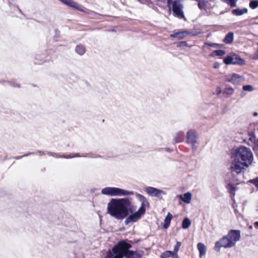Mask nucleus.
<instances>
[{
  "instance_id": "2f4dec72",
  "label": "nucleus",
  "mask_w": 258,
  "mask_h": 258,
  "mask_svg": "<svg viewBox=\"0 0 258 258\" xmlns=\"http://www.w3.org/2000/svg\"><path fill=\"white\" fill-rule=\"evenodd\" d=\"M34 154V153L29 152L27 154H24L23 156L15 157L14 158L15 159L18 160V159L22 158L23 157L28 156H29L31 154Z\"/></svg>"
},
{
  "instance_id": "20e7f679",
  "label": "nucleus",
  "mask_w": 258,
  "mask_h": 258,
  "mask_svg": "<svg viewBox=\"0 0 258 258\" xmlns=\"http://www.w3.org/2000/svg\"><path fill=\"white\" fill-rule=\"evenodd\" d=\"M102 195L110 197H121L133 195V191L125 190L115 187H106L101 189Z\"/></svg>"
},
{
  "instance_id": "f8f14e48",
  "label": "nucleus",
  "mask_w": 258,
  "mask_h": 258,
  "mask_svg": "<svg viewBox=\"0 0 258 258\" xmlns=\"http://www.w3.org/2000/svg\"><path fill=\"white\" fill-rule=\"evenodd\" d=\"M221 247L226 248V235H224L222 238L215 243V250L216 251H220Z\"/></svg>"
},
{
  "instance_id": "c756f323",
  "label": "nucleus",
  "mask_w": 258,
  "mask_h": 258,
  "mask_svg": "<svg viewBox=\"0 0 258 258\" xmlns=\"http://www.w3.org/2000/svg\"><path fill=\"white\" fill-rule=\"evenodd\" d=\"M45 58V56L44 55H43L41 58L40 57V55L37 54L36 56V57H35V59H36V61H35V63H38V64H39L41 63V61H43V59H44Z\"/></svg>"
},
{
  "instance_id": "a878e982",
  "label": "nucleus",
  "mask_w": 258,
  "mask_h": 258,
  "mask_svg": "<svg viewBox=\"0 0 258 258\" xmlns=\"http://www.w3.org/2000/svg\"><path fill=\"white\" fill-rule=\"evenodd\" d=\"M228 186L229 192L234 196L235 195V191L236 190L237 188L235 186L232 185L231 184H229Z\"/></svg>"
},
{
  "instance_id": "bf43d9fd",
  "label": "nucleus",
  "mask_w": 258,
  "mask_h": 258,
  "mask_svg": "<svg viewBox=\"0 0 258 258\" xmlns=\"http://www.w3.org/2000/svg\"><path fill=\"white\" fill-rule=\"evenodd\" d=\"M257 45H258V42L257 43Z\"/></svg>"
},
{
  "instance_id": "9b49d317",
  "label": "nucleus",
  "mask_w": 258,
  "mask_h": 258,
  "mask_svg": "<svg viewBox=\"0 0 258 258\" xmlns=\"http://www.w3.org/2000/svg\"><path fill=\"white\" fill-rule=\"evenodd\" d=\"M137 199L141 202V206L139 209L140 211H142L143 212H145L146 211V207L148 206L149 204L147 201L146 198L144 196L137 194L136 195Z\"/></svg>"
},
{
  "instance_id": "37998d69",
  "label": "nucleus",
  "mask_w": 258,
  "mask_h": 258,
  "mask_svg": "<svg viewBox=\"0 0 258 258\" xmlns=\"http://www.w3.org/2000/svg\"><path fill=\"white\" fill-rule=\"evenodd\" d=\"M173 252V254L171 255V257L172 258H179V256L177 254V252Z\"/></svg>"
},
{
  "instance_id": "5fc2aeb1",
  "label": "nucleus",
  "mask_w": 258,
  "mask_h": 258,
  "mask_svg": "<svg viewBox=\"0 0 258 258\" xmlns=\"http://www.w3.org/2000/svg\"><path fill=\"white\" fill-rule=\"evenodd\" d=\"M223 41L224 42L226 43V36L223 38Z\"/></svg>"
},
{
  "instance_id": "b1692460",
  "label": "nucleus",
  "mask_w": 258,
  "mask_h": 258,
  "mask_svg": "<svg viewBox=\"0 0 258 258\" xmlns=\"http://www.w3.org/2000/svg\"><path fill=\"white\" fill-rule=\"evenodd\" d=\"M249 7L252 9H255L258 7V1H251L249 3Z\"/></svg>"
},
{
  "instance_id": "1a4fd4ad",
  "label": "nucleus",
  "mask_w": 258,
  "mask_h": 258,
  "mask_svg": "<svg viewBox=\"0 0 258 258\" xmlns=\"http://www.w3.org/2000/svg\"><path fill=\"white\" fill-rule=\"evenodd\" d=\"M145 212H142V211H140L139 209L137 211H134V212L131 213V214L127 216L126 219L124 221V224L127 225L130 223L135 222L137 221L139 219H140L141 216L145 214Z\"/></svg>"
},
{
  "instance_id": "c03bdc74",
  "label": "nucleus",
  "mask_w": 258,
  "mask_h": 258,
  "mask_svg": "<svg viewBox=\"0 0 258 258\" xmlns=\"http://www.w3.org/2000/svg\"><path fill=\"white\" fill-rule=\"evenodd\" d=\"M36 153L40 154L41 155H45L46 154V151H41L40 150H38L36 151Z\"/></svg>"
},
{
  "instance_id": "2eb2a0df",
  "label": "nucleus",
  "mask_w": 258,
  "mask_h": 258,
  "mask_svg": "<svg viewBox=\"0 0 258 258\" xmlns=\"http://www.w3.org/2000/svg\"><path fill=\"white\" fill-rule=\"evenodd\" d=\"M248 12V10L246 8H243L242 9H236L232 11V14L233 15L240 16Z\"/></svg>"
},
{
  "instance_id": "09e8293b",
  "label": "nucleus",
  "mask_w": 258,
  "mask_h": 258,
  "mask_svg": "<svg viewBox=\"0 0 258 258\" xmlns=\"http://www.w3.org/2000/svg\"><path fill=\"white\" fill-rule=\"evenodd\" d=\"M219 63H217V62H216V63H214V67L215 68H218L219 67Z\"/></svg>"
},
{
  "instance_id": "8fccbe9b",
  "label": "nucleus",
  "mask_w": 258,
  "mask_h": 258,
  "mask_svg": "<svg viewBox=\"0 0 258 258\" xmlns=\"http://www.w3.org/2000/svg\"><path fill=\"white\" fill-rule=\"evenodd\" d=\"M254 225L256 227H258V221L255 222L254 223Z\"/></svg>"
},
{
  "instance_id": "4d7b16f0",
  "label": "nucleus",
  "mask_w": 258,
  "mask_h": 258,
  "mask_svg": "<svg viewBox=\"0 0 258 258\" xmlns=\"http://www.w3.org/2000/svg\"><path fill=\"white\" fill-rule=\"evenodd\" d=\"M226 93V90H223V93Z\"/></svg>"
},
{
  "instance_id": "423d86ee",
  "label": "nucleus",
  "mask_w": 258,
  "mask_h": 258,
  "mask_svg": "<svg viewBox=\"0 0 258 258\" xmlns=\"http://www.w3.org/2000/svg\"><path fill=\"white\" fill-rule=\"evenodd\" d=\"M186 138L187 143L191 145L192 150H196L198 147V135L196 132L193 130H189L186 133Z\"/></svg>"
},
{
  "instance_id": "39448f33",
  "label": "nucleus",
  "mask_w": 258,
  "mask_h": 258,
  "mask_svg": "<svg viewBox=\"0 0 258 258\" xmlns=\"http://www.w3.org/2000/svg\"><path fill=\"white\" fill-rule=\"evenodd\" d=\"M240 231L238 230H231L227 235V247H231L239 240Z\"/></svg>"
},
{
  "instance_id": "3c124183",
  "label": "nucleus",
  "mask_w": 258,
  "mask_h": 258,
  "mask_svg": "<svg viewBox=\"0 0 258 258\" xmlns=\"http://www.w3.org/2000/svg\"><path fill=\"white\" fill-rule=\"evenodd\" d=\"M253 115L254 116H257L258 115V113L257 112H255L253 113Z\"/></svg>"
},
{
  "instance_id": "de8ad7c7",
  "label": "nucleus",
  "mask_w": 258,
  "mask_h": 258,
  "mask_svg": "<svg viewBox=\"0 0 258 258\" xmlns=\"http://www.w3.org/2000/svg\"><path fill=\"white\" fill-rule=\"evenodd\" d=\"M183 195H178L177 196V197H178L182 201L183 200Z\"/></svg>"
},
{
  "instance_id": "aec40b11",
  "label": "nucleus",
  "mask_w": 258,
  "mask_h": 258,
  "mask_svg": "<svg viewBox=\"0 0 258 258\" xmlns=\"http://www.w3.org/2000/svg\"><path fill=\"white\" fill-rule=\"evenodd\" d=\"M225 54V51L222 50H216L213 51L210 56L211 57H214L215 56H222Z\"/></svg>"
},
{
  "instance_id": "0eeeda50",
  "label": "nucleus",
  "mask_w": 258,
  "mask_h": 258,
  "mask_svg": "<svg viewBox=\"0 0 258 258\" xmlns=\"http://www.w3.org/2000/svg\"><path fill=\"white\" fill-rule=\"evenodd\" d=\"M244 63L245 60L235 53L227 56V64H232L242 66Z\"/></svg>"
},
{
  "instance_id": "6ab92c4d",
  "label": "nucleus",
  "mask_w": 258,
  "mask_h": 258,
  "mask_svg": "<svg viewBox=\"0 0 258 258\" xmlns=\"http://www.w3.org/2000/svg\"><path fill=\"white\" fill-rule=\"evenodd\" d=\"M186 33L185 32H179L171 34L170 35V37L171 38H177L179 39H182L184 37V35Z\"/></svg>"
},
{
  "instance_id": "f03ea898",
  "label": "nucleus",
  "mask_w": 258,
  "mask_h": 258,
  "mask_svg": "<svg viewBox=\"0 0 258 258\" xmlns=\"http://www.w3.org/2000/svg\"><path fill=\"white\" fill-rule=\"evenodd\" d=\"M231 153L233 160L230 168L232 172L237 174L241 173L245 167H248L253 162V154L249 148L241 146L233 148Z\"/></svg>"
},
{
  "instance_id": "13d9d810",
  "label": "nucleus",
  "mask_w": 258,
  "mask_h": 258,
  "mask_svg": "<svg viewBox=\"0 0 258 258\" xmlns=\"http://www.w3.org/2000/svg\"><path fill=\"white\" fill-rule=\"evenodd\" d=\"M237 181H238V180L236 179V183H235L236 184H238V182H237Z\"/></svg>"
},
{
  "instance_id": "412c9836",
  "label": "nucleus",
  "mask_w": 258,
  "mask_h": 258,
  "mask_svg": "<svg viewBox=\"0 0 258 258\" xmlns=\"http://www.w3.org/2000/svg\"><path fill=\"white\" fill-rule=\"evenodd\" d=\"M191 225V222L188 218H185L183 219L182 222V227L183 229L188 228Z\"/></svg>"
},
{
  "instance_id": "6e6552de",
  "label": "nucleus",
  "mask_w": 258,
  "mask_h": 258,
  "mask_svg": "<svg viewBox=\"0 0 258 258\" xmlns=\"http://www.w3.org/2000/svg\"><path fill=\"white\" fill-rule=\"evenodd\" d=\"M145 191L150 196L156 197L159 199H162V196L165 195L166 192L163 190L151 186H147L145 188Z\"/></svg>"
},
{
  "instance_id": "4be33fe9",
  "label": "nucleus",
  "mask_w": 258,
  "mask_h": 258,
  "mask_svg": "<svg viewBox=\"0 0 258 258\" xmlns=\"http://www.w3.org/2000/svg\"><path fill=\"white\" fill-rule=\"evenodd\" d=\"M233 39H234L233 33L231 32H229L227 34V43H229V44L233 42Z\"/></svg>"
},
{
  "instance_id": "ea45409f",
  "label": "nucleus",
  "mask_w": 258,
  "mask_h": 258,
  "mask_svg": "<svg viewBox=\"0 0 258 258\" xmlns=\"http://www.w3.org/2000/svg\"><path fill=\"white\" fill-rule=\"evenodd\" d=\"M73 158H75V157H87V155H80L78 153H75V154H74L73 155Z\"/></svg>"
},
{
  "instance_id": "393cba45",
  "label": "nucleus",
  "mask_w": 258,
  "mask_h": 258,
  "mask_svg": "<svg viewBox=\"0 0 258 258\" xmlns=\"http://www.w3.org/2000/svg\"><path fill=\"white\" fill-rule=\"evenodd\" d=\"M181 132H178V133H176L175 137L173 139V143L174 144H177L180 142L179 138L181 136Z\"/></svg>"
},
{
  "instance_id": "a19ab883",
  "label": "nucleus",
  "mask_w": 258,
  "mask_h": 258,
  "mask_svg": "<svg viewBox=\"0 0 258 258\" xmlns=\"http://www.w3.org/2000/svg\"><path fill=\"white\" fill-rule=\"evenodd\" d=\"M251 182L255 184L256 186H258V178L252 180Z\"/></svg>"
},
{
  "instance_id": "79ce46f5",
  "label": "nucleus",
  "mask_w": 258,
  "mask_h": 258,
  "mask_svg": "<svg viewBox=\"0 0 258 258\" xmlns=\"http://www.w3.org/2000/svg\"><path fill=\"white\" fill-rule=\"evenodd\" d=\"M63 158L71 159V158H73V155H63Z\"/></svg>"
},
{
  "instance_id": "f3484780",
  "label": "nucleus",
  "mask_w": 258,
  "mask_h": 258,
  "mask_svg": "<svg viewBox=\"0 0 258 258\" xmlns=\"http://www.w3.org/2000/svg\"><path fill=\"white\" fill-rule=\"evenodd\" d=\"M75 51L79 55H83L85 53L86 49L83 45L80 44L76 46L75 48Z\"/></svg>"
},
{
  "instance_id": "ddd939ff",
  "label": "nucleus",
  "mask_w": 258,
  "mask_h": 258,
  "mask_svg": "<svg viewBox=\"0 0 258 258\" xmlns=\"http://www.w3.org/2000/svg\"><path fill=\"white\" fill-rule=\"evenodd\" d=\"M241 80L240 77L236 74H232L227 76V81L231 82L233 84L237 83Z\"/></svg>"
},
{
  "instance_id": "c85d7f7f",
  "label": "nucleus",
  "mask_w": 258,
  "mask_h": 258,
  "mask_svg": "<svg viewBox=\"0 0 258 258\" xmlns=\"http://www.w3.org/2000/svg\"><path fill=\"white\" fill-rule=\"evenodd\" d=\"M237 0H227V3L231 8L236 6V2Z\"/></svg>"
},
{
  "instance_id": "bb28decb",
  "label": "nucleus",
  "mask_w": 258,
  "mask_h": 258,
  "mask_svg": "<svg viewBox=\"0 0 258 258\" xmlns=\"http://www.w3.org/2000/svg\"><path fill=\"white\" fill-rule=\"evenodd\" d=\"M242 89L245 91L251 92L253 91V87L250 85H244L243 86Z\"/></svg>"
},
{
  "instance_id": "49530a36",
  "label": "nucleus",
  "mask_w": 258,
  "mask_h": 258,
  "mask_svg": "<svg viewBox=\"0 0 258 258\" xmlns=\"http://www.w3.org/2000/svg\"><path fill=\"white\" fill-rule=\"evenodd\" d=\"M165 150L167 152H169V153H170L172 151V150L169 148H165Z\"/></svg>"
},
{
  "instance_id": "9d476101",
  "label": "nucleus",
  "mask_w": 258,
  "mask_h": 258,
  "mask_svg": "<svg viewBox=\"0 0 258 258\" xmlns=\"http://www.w3.org/2000/svg\"><path fill=\"white\" fill-rule=\"evenodd\" d=\"M182 6L178 1H174L172 3V11L175 15L180 18H183L184 14L182 10Z\"/></svg>"
},
{
  "instance_id": "e433bc0d",
  "label": "nucleus",
  "mask_w": 258,
  "mask_h": 258,
  "mask_svg": "<svg viewBox=\"0 0 258 258\" xmlns=\"http://www.w3.org/2000/svg\"><path fill=\"white\" fill-rule=\"evenodd\" d=\"M9 83H10V81H6V80H4L0 81V84H2L4 86H6L7 85H9Z\"/></svg>"
},
{
  "instance_id": "4c0bfd02",
  "label": "nucleus",
  "mask_w": 258,
  "mask_h": 258,
  "mask_svg": "<svg viewBox=\"0 0 258 258\" xmlns=\"http://www.w3.org/2000/svg\"><path fill=\"white\" fill-rule=\"evenodd\" d=\"M222 92V89L220 87H217L216 90V94L217 95H219Z\"/></svg>"
},
{
  "instance_id": "603ef678",
  "label": "nucleus",
  "mask_w": 258,
  "mask_h": 258,
  "mask_svg": "<svg viewBox=\"0 0 258 258\" xmlns=\"http://www.w3.org/2000/svg\"><path fill=\"white\" fill-rule=\"evenodd\" d=\"M253 139H254V137H250L249 138V140H250L251 141H252Z\"/></svg>"
},
{
  "instance_id": "dca6fc26",
  "label": "nucleus",
  "mask_w": 258,
  "mask_h": 258,
  "mask_svg": "<svg viewBox=\"0 0 258 258\" xmlns=\"http://www.w3.org/2000/svg\"><path fill=\"white\" fill-rule=\"evenodd\" d=\"M197 247L200 252V257L201 258L206 254V247L204 243L200 242L198 244Z\"/></svg>"
},
{
  "instance_id": "6e6d98bb",
  "label": "nucleus",
  "mask_w": 258,
  "mask_h": 258,
  "mask_svg": "<svg viewBox=\"0 0 258 258\" xmlns=\"http://www.w3.org/2000/svg\"><path fill=\"white\" fill-rule=\"evenodd\" d=\"M252 228V226L251 225L249 226V229H251Z\"/></svg>"
},
{
  "instance_id": "864d4df0",
  "label": "nucleus",
  "mask_w": 258,
  "mask_h": 258,
  "mask_svg": "<svg viewBox=\"0 0 258 258\" xmlns=\"http://www.w3.org/2000/svg\"><path fill=\"white\" fill-rule=\"evenodd\" d=\"M226 57L224 58H223V62L226 64Z\"/></svg>"
},
{
  "instance_id": "7c9ffc66",
  "label": "nucleus",
  "mask_w": 258,
  "mask_h": 258,
  "mask_svg": "<svg viewBox=\"0 0 258 258\" xmlns=\"http://www.w3.org/2000/svg\"><path fill=\"white\" fill-rule=\"evenodd\" d=\"M9 85H10L13 87H16V88H20V85L18 83L15 82L14 81H10Z\"/></svg>"
},
{
  "instance_id": "4468645a",
  "label": "nucleus",
  "mask_w": 258,
  "mask_h": 258,
  "mask_svg": "<svg viewBox=\"0 0 258 258\" xmlns=\"http://www.w3.org/2000/svg\"><path fill=\"white\" fill-rule=\"evenodd\" d=\"M172 218V215L168 212L164 220V225L163 226L164 229H167L169 227Z\"/></svg>"
},
{
  "instance_id": "c9c22d12",
  "label": "nucleus",
  "mask_w": 258,
  "mask_h": 258,
  "mask_svg": "<svg viewBox=\"0 0 258 258\" xmlns=\"http://www.w3.org/2000/svg\"><path fill=\"white\" fill-rule=\"evenodd\" d=\"M233 92V89L231 87H228L227 86V94L231 95Z\"/></svg>"
},
{
  "instance_id": "5701e85b",
  "label": "nucleus",
  "mask_w": 258,
  "mask_h": 258,
  "mask_svg": "<svg viewBox=\"0 0 258 258\" xmlns=\"http://www.w3.org/2000/svg\"><path fill=\"white\" fill-rule=\"evenodd\" d=\"M173 254L172 251L167 250L161 253L160 255L161 258H168L171 256Z\"/></svg>"
},
{
  "instance_id": "72a5a7b5",
  "label": "nucleus",
  "mask_w": 258,
  "mask_h": 258,
  "mask_svg": "<svg viewBox=\"0 0 258 258\" xmlns=\"http://www.w3.org/2000/svg\"><path fill=\"white\" fill-rule=\"evenodd\" d=\"M187 43L186 41H181L177 44V46L182 47V46H187Z\"/></svg>"
},
{
  "instance_id": "f257e3e1",
  "label": "nucleus",
  "mask_w": 258,
  "mask_h": 258,
  "mask_svg": "<svg viewBox=\"0 0 258 258\" xmlns=\"http://www.w3.org/2000/svg\"><path fill=\"white\" fill-rule=\"evenodd\" d=\"M107 213L117 220H122L130 213L136 210V207L132 202V199L124 198L111 199L107 204Z\"/></svg>"
},
{
  "instance_id": "58836bf2",
  "label": "nucleus",
  "mask_w": 258,
  "mask_h": 258,
  "mask_svg": "<svg viewBox=\"0 0 258 258\" xmlns=\"http://www.w3.org/2000/svg\"><path fill=\"white\" fill-rule=\"evenodd\" d=\"M46 154H47L49 156H53L55 157V156L56 155V153L49 152V151H46Z\"/></svg>"
},
{
  "instance_id": "a18cd8bd",
  "label": "nucleus",
  "mask_w": 258,
  "mask_h": 258,
  "mask_svg": "<svg viewBox=\"0 0 258 258\" xmlns=\"http://www.w3.org/2000/svg\"><path fill=\"white\" fill-rule=\"evenodd\" d=\"M55 157H56V158H63V155H61L59 153H56Z\"/></svg>"
},
{
  "instance_id": "a211bd4d",
  "label": "nucleus",
  "mask_w": 258,
  "mask_h": 258,
  "mask_svg": "<svg viewBox=\"0 0 258 258\" xmlns=\"http://www.w3.org/2000/svg\"><path fill=\"white\" fill-rule=\"evenodd\" d=\"M191 194L189 192H187L183 195V200L182 201L186 204H189L191 202Z\"/></svg>"
},
{
  "instance_id": "7ed1b4c3",
  "label": "nucleus",
  "mask_w": 258,
  "mask_h": 258,
  "mask_svg": "<svg viewBox=\"0 0 258 258\" xmlns=\"http://www.w3.org/2000/svg\"><path fill=\"white\" fill-rule=\"evenodd\" d=\"M132 247L127 240L119 241L107 252L104 258H141L144 252L130 250Z\"/></svg>"
},
{
  "instance_id": "f704fd0d",
  "label": "nucleus",
  "mask_w": 258,
  "mask_h": 258,
  "mask_svg": "<svg viewBox=\"0 0 258 258\" xmlns=\"http://www.w3.org/2000/svg\"><path fill=\"white\" fill-rule=\"evenodd\" d=\"M205 45H208L209 46H211V47H218L219 46V45L217 43H205Z\"/></svg>"
},
{
  "instance_id": "473e14b6",
  "label": "nucleus",
  "mask_w": 258,
  "mask_h": 258,
  "mask_svg": "<svg viewBox=\"0 0 258 258\" xmlns=\"http://www.w3.org/2000/svg\"><path fill=\"white\" fill-rule=\"evenodd\" d=\"M198 7L201 10L204 9V8L205 7V2H199Z\"/></svg>"
},
{
  "instance_id": "cd10ccee",
  "label": "nucleus",
  "mask_w": 258,
  "mask_h": 258,
  "mask_svg": "<svg viewBox=\"0 0 258 258\" xmlns=\"http://www.w3.org/2000/svg\"><path fill=\"white\" fill-rule=\"evenodd\" d=\"M181 245V242L177 241L176 244L174 246V250L172 252H177L180 248V247Z\"/></svg>"
}]
</instances>
